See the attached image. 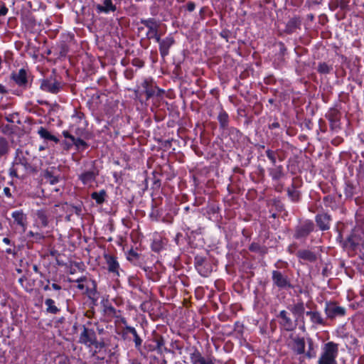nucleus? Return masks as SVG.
Listing matches in <instances>:
<instances>
[{"label":"nucleus","mask_w":364,"mask_h":364,"mask_svg":"<svg viewBox=\"0 0 364 364\" xmlns=\"http://www.w3.org/2000/svg\"><path fill=\"white\" fill-rule=\"evenodd\" d=\"M44 303L46 306V311L48 314H57L60 311V309L55 305L53 299H46Z\"/></svg>","instance_id":"32"},{"label":"nucleus","mask_w":364,"mask_h":364,"mask_svg":"<svg viewBox=\"0 0 364 364\" xmlns=\"http://www.w3.org/2000/svg\"><path fill=\"white\" fill-rule=\"evenodd\" d=\"M326 119L329 121L331 130L339 128L340 112L338 109H331L326 114Z\"/></svg>","instance_id":"17"},{"label":"nucleus","mask_w":364,"mask_h":364,"mask_svg":"<svg viewBox=\"0 0 364 364\" xmlns=\"http://www.w3.org/2000/svg\"><path fill=\"white\" fill-rule=\"evenodd\" d=\"M288 309L297 321L301 318H304V314H306L304 303L302 301H299L296 304L289 306Z\"/></svg>","instance_id":"19"},{"label":"nucleus","mask_w":364,"mask_h":364,"mask_svg":"<svg viewBox=\"0 0 364 364\" xmlns=\"http://www.w3.org/2000/svg\"><path fill=\"white\" fill-rule=\"evenodd\" d=\"M159 45V52L161 58L164 60L165 58L169 54L170 48L175 43L173 37L168 36L164 39L159 38L156 41Z\"/></svg>","instance_id":"15"},{"label":"nucleus","mask_w":364,"mask_h":364,"mask_svg":"<svg viewBox=\"0 0 364 364\" xmlns=\"http://www.w3.org/2000/svg\"><path fill=\"white\" fill-rule=\"evenodd\" d=\"M336 333H337V336L341 338H345L347 336V333L346 332V329L343 326H341L339 328H338V329L336 330Z\"/></svg>","instance_id":"56"},{"label":"nucleus","mask_w":364,"mask_h":364,"mask_svg":"<svg viewBox=\"0 0 364 364\" xmlns=\"http://www.w3.org/2000/svg\"><path fill=\"white\" fill-rule=\"evenodd\" d=\"M45 141H53L55 144L60 142L59 139L43 127L37 126L35 130Z\"/></svg>","instance_id":"21"},{"label":"nucleus","mask_w":364,"mask_h":364,"mask_svg":"<svg viewBox=\"0 0 364 364\" xmlns=\"http://www.w3.org/2000/svg\"><path fill=\"white\" fill-rule=\"evenodd\" d=\"M331 220V215L325 213L316 216V222L318 228H329Z\"/></svg>","instance_id":"29"},{"label":"nucleus","mask_w":364,"mask_h":364,"mask_svg":"<svg viewBox=\"0 0 364 364\" xmlns=\"http://www.w3.org/2000/svg\"><path fill=\"white\" fill-rule=\"evenodd\" d=\"M277 46H279V55L281 56V57H283L285 55L286 53H287V48L284 45V43L282 42H279L277 43Z\"/></svg>","instance_id":"54"},{"label":"nucleus","mask_w":364,"mask_h":364,"mask_svg":"<svg viewBox=\"0 0 364 364\" xmlns=\"http://www.w3.org/2000/svg\"><path fill=\"white\" fill-rule=\"evenodd\" d=\"M33 76L24 69V89L31 86Z\"/></svg>","instance_id":"47"},{"label":"nucleus","mask_w":364,"mask_h":364,"mask_svg":"<svg viewBox=\"0 0 364 364\" xmlns=\"http://www.w3.org/2000/svg\"><path fill=\"white\" fill-rule=\"evenodd\" d=\"M323 203L326 206L333 208V204L335 203V199L333 196L328 195L323 198Z\"/></svg>","instance_id":"50"},{"label":"nucleus","mask_w":364,"mask_h":364,"mask_svg":"<svg viewBox=\"0 0 364 364\" xmlns=\"http://www.w3.org/2000/svg\"><path fill=\"white\" fill-rule=\"evenodd\" d=\"M306 315L309 316L310 321L312 323L314 328H317L319 326H324L326 323L324 318L321 314L317 311H307Z\"/></svg>","instance_id":"18"},{"label":"nucleus","mask_w":364,"mask_h":364,"mask_svg":"<svg viewBox=\"0 0 364 364\" xmlns=\"http://www.w3.org/2000/svg\"><path fill=\"white\" fill-rule=\"evenodd\" d=\"M266 156L268 159L271 161L273 166L276 165L277 159V151H274L270 149H267L265 151Z\"/></svg>","instance_id":"41"},{"label":"nucleus","mask_w":364,"mask_h":364,"mask_svg":"<svg viewBox=\"0 0 364 364\" xmlns=\"http://www.w3.org/2000/svg\"><path fill=\"white\" fill-rule=\"evenodd\" d=\"M90 198L95 201L97 205H102L108 198L107 191L102 189L100 191H95L90 194Z\"/></svg>","instance_id":"28"},{"label":"nucleus","mask_w":364,"mask_h":364,"mask_svg":"<svg viewBox=\"0 0 364 364\" xmlns=\"http://www.w3.org/2000/svg\"><path fill=\"white\" fill-rule=\"evenodd\" d=\"M73 117H75L79 120H82L85 118V114L80 111L75 110V113L73 114Z\"/></svg>","instance_id":"62"},{"label":"nucleus","mask_w":364,"mask_h":364,"mask_svg":"<svg viewBox=\"0 0 364 364\" xmlns=\"http://www.w3.org/2000/svg\"><path fill=\"white\" fill-rule=\"evenodd\" d=\"M105 258L106 259V262L107 264V269L109 272L113 273L115 276L119 277V264L117 261V259L109 255H105Z\"/></svg>","instance_id":"20"},{"label":"nucleus","mask_w":364,"mask_h":364,"mask_svg":"<svg viewBox=\"0 0 364 364\" xmlns=\"http://www.w3.org/2000/svg\"><path fill=\"white\" fill-rule=\"evenodd\" d=\"M272 278L274 284L279 289H287L293 288L288 277L279 271L274 270Z\"/></svg>","instance_id":"11"},{"label":"nucleus","mask_w":364,"mask_h":364,"mask_svg":"<svg viewBox=\"0 0 364 364\" xmlns=\"http://www.w3.org/2000/svg\"><path fill=\"white\" fill-rule=\"evenodd\" d=\"M6 118V120L11 123L10 128L15 127L17 129H21L19 127V124H21V117L18 113H17V112L12 113L11 114L8 115Z\"/></svg>","instance_id":"33"},{"label":"nucleus","mask_w":364,"mask_h":364,"mask_svg":"<svg viewBox=\"0 0 364 364\" xmlns=\"http://www.w3.org/2000/svg\"><path fill=\"white\" fill-rule=\"evenodd\" d=\"M333 65H328L325 62H321L318 63L316 70L320 74L327 75L333 70Z\"/></svg>","instance_id":"36"},{"label":"nucleus","mask_w":364,"mask_h":364,"mask_svg":"<svg viewBox=\"0 0 364 364\" xmlns=\"http://www.w3.org/2000/svg\"><path fill=\"white\" fill-rule=\"evenodd\" d=\"M11 77L16 85H23V68L18 70V73H12Z\"/></svg>","instance_id":"40"},{"label":"nucleus","mask_w":364,"mask_h":364,"mask_svg":"<svg viewBox=\"0 0 364 364\" xmlns=\"http://www.w3.org/2000/svg\"><path fill=\"white\" fill-rule=\"evenodd\" d=\"M268 172L272 181H278L284 177L285 173L282 165H275L268 168Z\"/></svg>","instance_id":"24"},{"label":"nucleus","mask_w":364,"mask_h":364,"mask_svg":"<svg viewBox=\"0 0 364 364\" xmlns=\"http://www.w3.org/2000/svg\"><path fill=\"white\" fill-rule=\"evenodd\" d=\"M9 151V143L8 140L0 136V159L5 157Z\"/></svg>","instance_id":"35"},{"label":"nucleus","mask_w":364,"mask_h":364,"mask_svg":"<svg viewBox=\"0 0 364 364\" xmlns=\"http://www.w3.org/2000/svg\"><path fill=\"white\" fill-rule=\"evenodd\" d=\"M62 134L65 139H68L72 141V144L75 146L78 151H85L89 147V144L83 139L82 137H75L67 130H64L62 132Z\"/></svg>","instance_id":"13"},{"label":"nucleus","mask_w":364,"mask_h":364,"mask_svg":"<svg viewBox=\"0 0 364 364\" xmlns=\"http://www.w3.org/2000/svg\"><path fill=\"white\" fill-rule=\"evenodd\" d=\"M65 205L67 207V211L70 213V214L67 215L65 217L67 220H70L71 213H75L77 216L82 215L83 203L82 201H78L75 204L66 203Z\"/></svg>","instance_id":"23"},{"label":"nucleus","mask_w":364,"mask_h":364,"mask_svg":"<svg viewBox=\"0 0 364 364\" xmlns=\"http://www.w3.org/2000/svg\"><path fill=\"white\" fill-rule=\"evenodd\" d=\"M126 257L127 260L132 263H135L139 259V253L136 252V250H134L133 248H131L126 252Z\"/></svg>","instance_id":"38"},{"label":"nucleus","mask_w":364,"mask_h":364,"mask_svg":"<svg viewBox=\"0 0 364 364\" xmlns=\"http://www.w3.org/2000/svg\"><path fill=\"white\" fill-rule=\"evenodd\" d=\"M8 12V9L6 7L5 4L0 1V17L4 16Z\"/></svg>","instance_id":"59"},{"label":"nucleus","mask_w":364,"mask_h":364,"mask_svg":"<svg viewBox=\"0 0 364 364\" xmlns=\"http://www.w3.org/2000/svg\"><path fill=\"white\" fill-rule=\"evenodd\" d=\"M194 264L196 270L202 277H208L213 271V265L210 262L202 256L195 257Z\"/></svg>","instance_id":"8"},{"label":"nucleus","mask_w":364,"mask_h":364,"mask_svg":"<svg viewBox=\"0 0 364 364\" xmlns=\"http://www.w3.org/2000/svg\"><path fill=\"white\" fill-rule=\"evenodd\" d=\"M132 65L141 68L144 66V61L140 58H135L132 60Z\"/></svg>","instance_id":"52"},{"label":"nucleus","mask_w":364,"mask_h":364,"mask_svg":"<svg viewBox=\"0 0 364 364\" xmlns=\"http://www.w3.org/2000/svg\"><path fill=\"white\" fill-rule=\"evenodd\" d=\"M36 221L40 223L41 225H48L47 217L43 210H38L36 213Z\"/></svg>","instance_id":"42"},{"label":"nucleus","mask_w":364,"mask_h":364,"mask_svg":"<svg viewBox=\"0 0 364 364\" xmlns=\"http://www.w3.org/2000/svg\"><path fill=\"white\" fill-rule=\"evenodd\" d=\"M338 355V345L332 341L328 342L322 348L318 364H338L336 361Z\"/></svg>","instance_id":"4"},{"label":"nucleus","mask_w":364,"mask_h":364,"mask_svg":"<svg viewBox=\"0 0 364 364\" xmlns=\"http://www.w3.org/2000/svg\"><path fill=\"white\" fill-rule=\"evenodd\" d=\"M196 8V4L193 1H188L186 4V9L189 11V12H192L194 11Z\"/></svg>","instance_id":"63"},{"label":"nucleus","mask_w":364,"mask_h":364,"mask_svg":"<svg viewBox=\"0 0 364 364\" xmlns=\"http://www.w3.org/2000/svg\"><path fill=\"white\" fill-rule=\"evenodd\" d=\"M96 338V333L93 329L83 326V330L79 338V342L80 343L85 344L88 347H91L93 342H95Z\"/></svg>","instance_id":"14"},{"label":"nucleus","mask_w":364,"mask_h":364,"mask_svg":"<svg viewBox=\"0 0 364 364\" xmlns=\"http://www.w3.org/2000/svg\"><path fill=\"white\" fill-rule=\"evenodd\" d=\"M297 256H298V257H299L302 259L309 261V262H313V261L316 260V255L314 252H312L310 250H306L299 251L297 252Z\"/></svg>","instance_id":"34"},{"label":"nucleus","mask_w":364,"mask_h":364,"mask_svg":"<svg viewBox=\"0 0 364 364\" xmlns=\"http://www.w3.org/2000/svg\"><path fill=\"white\" fill-rule=\"evenodd\" d=\"M359 240H360L356 236L350 235L347 238L346 245H349L350 247L354 248L359 244Z\"/></svg>","instance_id":"45"},{"label":"nucleus","mask_w":364,"mask_h":364,"mask_svg":"<svg viewBox=\"0 0 364 364\" xmlns=\"http://www.w3.org/2000/svg\"><path fill=\"white\" fill-rule=\"evenodd\" d=\"M36 20L33 17L30 16H26V17H24V25L28 28H33L36 26Z\"/></svg>","instance_id":"46"},{"label":"nucleus","mask_w":364,"mask_h":364,"mask_svg":"<svg viewBox=\"0 0 364 364\" xmlns=\"http://www.w3.org/2000/svg\"><path fill=\"white\" fill-rule=\"evenodd\" d=\"M220 36L226 40V41L228 42V38H229V36H230V31L228 30H223L220 33Z\"/></svg>","instance_id":"64"},{"label":"nucleus","mask_w":364,"mask_h":364,"mask_svg":"<svg viewBox=\"0 0 364 364\" xmlns=\"http://www.w3.org/2000/svg\"><path fill=\"white\" fill-rule=\"evenodd\" d=\"M191 361L192 364H215L214 358H205L198 351H196L191 355Z\"/></svg>","instance_id":"25"},{"label":"nucleus","mask_w":364,"mask_h":364,"mask_svg":"<svg viewBox=\"0 0 364 364\" xmlns=\"http://www.w3.org/2000/svg\"><path fill=\"white\" fill-rule=\"evenodd\" d=\"M11 216L14 219L13 224L16 225H23V211L16 210L12 213Z\"/></svg>","instance_id":"39"},{"label":"nucleus","mask_w":364,"mask_h":364,"mask_svg":"<svg viewBox=\"0 0 364 364\" xmlns=\"http://www.w3.org/2000/svg\"><path fill=\"white\" fill-rule=\"evenodd\" d=\"M167 244V240L159 236H156L151 243V250L154 252H159L164 249Z\"/></svg>","instance_id":"30"},{"label":"nucleus","mask_w":364,"mask_h":364,"mask_svg":"<svg viewBox=\"0 0 364 364\" xmlns=\"http://www.w3.org/2000/svg\"><path fill=\"white\" fill-rule=\"evenodd\" d=\"M290 350L297 355H303L307 359L316 358L318 345L311 338L301 337L294 333L290 334L287 344Z\"/></svg>","instance_id":"1"},{"label":"nucleus","mask_w":364,"mask_h":364,"mask_svg":"<svg viewBox=\"0 0 364 364\" xmlns=\"http://www.w3.org/2000/svg\"><path fill=\"white\" fill-rule=\"evenodd\" d=\"M277 317L279 319V323L280 326L287 331H293L296 329L298 321H294L290 317L289 314L285 311H281Z\"/></svg>","instance_id":"9"},{"label":"nucleus","mask_w":364,"mask_h":364,"mask_svg":"<svg viewBox=\"0 0 364 364\" xmlns=\"http://www.w3.org/2000/svg\"><path fill=\"white\" fill-rule=\"evenodd\" d=\"M63 85L61 77L57 75L55 70H53L49 75L41 80L40 87L45 92L55 95L60 92Z\"/></svg>","instance_id":"3"},{"label":"nucleus","mask_w":364,"mask_h":364,"mask_svg":"<svg viewBox=\"0 0 364 364\" xmlns=\"http://www.w3.org/2000/svg\"><path fill=\"white\" fill-rule=\"evenodd\" d=\"M10 130L11 142L15 147H16V156L14 163L16 165H21L23 164V157L21 156V154H22V146L21 143V136L23 135V129L11 127Z\"/></svg>","instance_id":"5"},{"label":"nucleus","mask_w":364,"mask_h":364,"mask_svg":"<svg viewBox=\"0 0 364 364\" xmlns=\"http://www.w3.org/2000/svg\"><path fill=\"white\" fill-rule=\"evenodd\" d=\"M69 51V47L65 43H63L60 46L59 55L60 57H65Z\"/></svg>","instance_id":"49"},{"label":"nucleus","mask_w":364,"mask_h":364,"mask_svg":"<svg viewBox=\"0 0 364 364\" xmlns=\"http://www.w3.org/2000/svg\"><path fill=\"white\" fill-rule=\"evenodd\" d=\"M140 23L148 28V31L146 34V38L148 39H154L156 41H159L161 38L159 33V30L161 26L160 21L154 18H149L146 19L141 18Z\"/></svg>","instance_id":"6"},{"label":"nucleus","mask_w":364,"mask_h":364,"mask_svg":"<svg viewBox=\"0 0 364 364\" xmlns=\"http://www.w3.org/2000/svg\"><path fill=\"white\" fill-rule=\"evenodd\" d=\"M29 35V37L26 36L27 38L26 52L34 61L40 60L43 58L39 51L40 42L37 41L36 37L31 32Z\"/></svg>","instance_id":"7"},{"label":"nucleus","mask_w":364,"mask_h":364,"mask_svg":"<svg viewBox=\"0 0 364 364\" xmlns=\"http://www.w3.org/2000/svg\"><path fill=\"white\" fill-rule=\"evenodd\" d=\"M205 198L203 196L196 197L195 201L193 203L194 206H200L205 203Z\"/></svg>","instance_id":"60"},{"label":"nucleus","mask_w":364,"mask_h":364,"mask_svg":"<svg viewBox=\"0 0 364 364\" xmlns=\"http://www.w3.org/2000/svg\"><path fill=\"white\" fill-rule=\"evenodd\" d=\"M24 169L28 173H36L37 172V167H33L30 164H28L27 162H24Z\"/></svg>","instance_id":"57"},{"label":"nucleus","mask_w":364,"mask_h":364,"mask_svg":"<svg viewBox=\"0 0 364 364\" xmlns=\"http://www.w3.org/2000/svg\"><path fill=\"white\" fill-rule=\"evenodd\" d=\"M324 311L327 317L331 319L338 316H343L346 314L345 308L338 306L333 302H327Z\"/></svg>","instance_id":"12"},{"label":"nucleus","mask_w":364,"mask_h":364,"mask_svg":"<svg viewBox=\"0 0 364 364\" xmlns=\"http://www.w3.org/2000/svg\"><path fill=\"white\" fill-rule=\"evenodd\" d=\"M152 207H154V205L152 204ZM158 216H159V210L154 208H152V210L150 213V218L152 220H158Z\"/></svg>","instance_id":"61"},{"label":"nucleus","mask_w":364,"mask_h":364,"mask_svg":"<svg viewBox=\"0 0 364 364\" xmlns=\"http://www.w3.org/2000/svg\"><path fill=\"white\" fill-rule=\"evenodd\" d=\"M302 185V182L298 178H293L290 186L287 188V196L294 203H298L301 200V193L299 190Z\"/></svg>","instance_id":"10"},{"label":"nucleus","mask_w":364,"mask_h":364,"mask_svg":"<svg viewBox=\"0 0 364 364\" xmlns=\"http://www.w3.org/2000/svg\"><path fill=\"white\" fill-rule=\"evenodd\" d=\"M250 250L260 254H264L266 252L264 247H262L259 244L255 242L250 245Z\"/></svg>","instance_id":"44"},{"label":"nucleus","mask_w":364,"mask_h":364,"mask_svg":"<svg viewBox=\"0 0 364 364\" xmlns=\"http://www.w3.org/2000/svg\"><path fill=\"white\" fill-rule=\"evenodd\" d=\"M218 109L219 112L217 119L220 124V128L223 130H225L228 128L229 126V115L223 109L222 105H220L218 107Z\"/></svg>","instance_id":"22"},{"label":"nucleus","mask_w":364,"mask_h":364,"mask_svg":"<svg viewBox=\"0 0 364 364\" xmlns=\"http://www.w3.org/2000/svg\"><path fill=\"white\" fill-rule=\"evenodd\" d=\"M218 212H219V207L217 205L210 204V205H208L207 210H206V213L208 215H210V214L218 215Z\"/></svg>","instance_id":"48"},{"label":"nucleus","mask_w":364,"mask_h":364,"mask_svg":"<svg viewBox=\"0 0 364 364\" xmlns=\"http://www.w3.org/2000/svg\"><path fill=\"white\" fill-rule=\"evenodd\" d=\"M43 176L45 179L52 185L59 182V176L55 174V168L53 167L50 169H46Z\"/></svg>","instance_id":"31"},{"label":"nucleus","mask_w":364,"mask_h":364,"mask_svg":"<svg viewBox=\"0 0 364 364\" xmlns=\"http://www.w3.org/2000/svg\"><path fill=\"white\" fill-rule=\"evenodd\" d=\"M98 172L95 170L87 171L79 175V179L82 181L83 185H87L95 181Z\"/></svg>","instance_id":"27"},{"label":"nucleus","mask_w":364,"mask_h":364,"mask_svg":"<svg viewBox=\"0 0 364 364\" xmlns=\"http://www.w3.org/2000/svg\"><path fill=\"white\" fill-rule=\"evenodd\" d=\"M301 23V20L300 17L294 16L291 18L286 24L285 33L291 34L295 32L297 28H300Z\"/></svg>","instance_id":"26"},{"label":"nucleus","mask_w":364,"mask_h":364,"mask_svg":"<svg viewBox=\"0 0 364 364\" xmlns=\"http://www.w3.org/2000/svg\"><path fill=\"white\" fill-rule=\"evenodd\" d=\"M75 137H82L85 139H89V132L84 128H76L74 130Z\"/></svg>","instance_id":"43"},{"label":"nucleus","mask_w":364,"mask_h":364,"mask_svg":"<svg viewBox=\"0 0 364 364\" xmlns=\"http://www.w3.org/2000/svg\"><path fill=\"white\" fill-rule=\"evenodd\" d=\"M124 75L126 79L132 80L134 77V72L132 68H127L125 70Z\"/></svg>","instance_id":"55"},{"label":"nucleus","mask_w":364,"mask_h":364,"mask_svg":"<svg viewBox=\"0 0 364 364\" xmlns=\"http://www.w3.org/2000/svg\"><path fill=\"white\" fill-rule=\"evenodd\" d=\"M92 346H94L95 348V351L92 353L94 355L95 353H97V350H100L105 347V343L103 342H99L96 338L95 342H93Z\"/></svg>","instance_id":"53"},{"label":"nucleus","mask_w":364,"mask_h":364,"mask_svg":"<svg viewBox=\"0 0 364 364\" xmlns=\"http://www.w3.org/2000/svg\"><path fill=\"white\" fill-rule=\"evenodd\" d=\"M155 342L156 343V348L157 351L159 353H161L162 351H163V347H164V343H165L163 338H160L159 339H156Z\"/></svg>","instance_id":"51"},{"label":"nucleus","mask_w":364,"mask_h":364,"mask_svg":"<svg viewBox=\"0 0 364 364\" xmlns=\"http://www.w3.org/2000/svg\"><path fill=\"white\" fill-rule=\"evenodd\" d=\"M126 330L127 332H129L133 335L134 341L136 348H139L142 343V340L138 335L136 329L132 326H127Z\"/></svg>","instance_id":"37"},{"label":"nucleus","mask_w":364,"mask_h":364,"mask_svg":"<svg viewBox=\"0 0 364 364\" xmlns=\"http://www.w3.org/2000/svg\"><path fill=\"white\" fill-rule=\"evenodd\" d=\"M95 9L98 14H109L117 11V6L112 0H104L102 4L95 5Z\"/></svg>","instance_id":"16"},{"label":"nucleus","mask_w":364,"mask_h":364,"mask_svg":"<svg viewBox=\"0 0 364 364\" xmlns=\"http://www.w3.org/2000/svg\"><path fill=\"white\" fill-rule=\"evenodd\" d=\"M61 145L63 146V148L65 151H69L73 146L72 144V141L70 140V141L67 140H64L61 142Z\"/></svg>","instance_id":"58"},{"label":"nucleus","mask_w":364,"mask_h":364,"mask_svg":"<svg viewBox=\"0 0 364 364\" xmlns=\"http://www.w3.org/2000/svg\"><path fill=\"white\" fill-rule=\"evenodd\" d=\"M141 87L142 88V90L140 91L136 90L134 91L136 97L139 99L141 102H143L142 97L144 95L146 97V100H149L154 96L161 97L164 94V90L154 85L153 81L148 79H145L141 82Z\"/></svg>","instance_id":"2"}]
</instances>
